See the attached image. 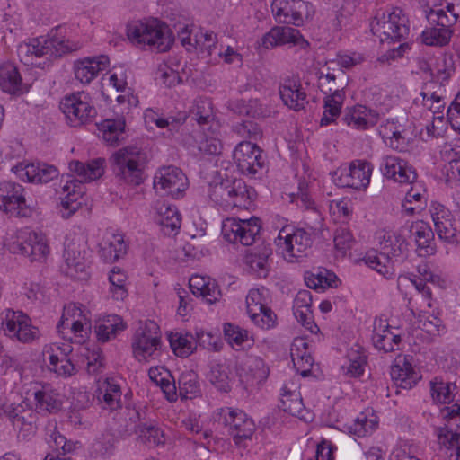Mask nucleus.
Segmentation results:
<instances>
[{
    "label": "nucleus",
    "mask_w": 460,
    "mask_h": 460,
    "mask_svg": "<svg viewBox=\"0 0 460 460\" xmlns=\"http://www.w3.org/2000/svg\"><path fill=\"white\" fill-rule=\"evenodd\" d=\"M69 51V48L59 39L43 37L32 39L29 42H22L17 48L20 60L26 66H41L37 60L44 58L49 61L52 58L61 57Z\"/></svg>",
    "instance_id": "obj_7"
},
{
    "label": "nucleus",
    "mask_w": 460,
    "mask_h": 460,
    "mask_svg": "<svg viewBox=\"0 0 460 460\" xmlns=\"http://www.w3.org/2000/svg\"><path fill=\"white\" fill-rule=\"evenodd\" d=\"M169 342L174 354L178 357L187 358L192 354L195 349V347H193L192 342L189 340L188 335L172 332L169 335Z\"/></svg>",
    "instance_id": "obj_54"
},
{
    "label": "nucleus",
    "mask_w": 460,
    "mask_h": 460,
    "mask_svg": "<svg viewBox=\"0 0 460 460\" xmlns=\"http://www.w3.org/2000/svg\"><path fill=\"white\" fill-rule=\"evenodd\" d=\"M128 37L137 45L148 46L157 52H165L172 45L173 39L167 26L157 22H135L128 26Z\"/></svg>",
    "instance_id": "obj_6"
},
{
    "label": "nucleus",
    "mask_w": 460,
    "mask_h": 460,
    "mask_svg": "<svg viewBox=\"0 0 460 460\" xmlns=\"http://www.w3.org/2000/svg\"><path fill=\"white\" fill-rule=\"evenodd\" d=\"M161 347L159 327L154 322L146 323L139 326L132 341V349L135 358L141 361L146 360Z\"/></svg>",
    "instance_id": "obj_15"
},
{
    "label": "nucleus",
    "mask_w": 460,
    "mask_h": 460,
    "mask_svg": "<svg viewBox=\"0 0 460 460\" xmlns=\"http://www.w3.org/2000/svg\"><path fill=\"white\" fill-rule=\"evenodd\" d=\"M127 275L120 269L114 267L109 275L111 284L110 292L116 300H123L128 296V290L125 287Z\"/></svg>",
    "instance_id": "obj_50"
},
{
    "label": "nucleus",
    "mask_w": 460,
    "mask_h": 460,
    "mask_svg": "<svg viewBox=\"0 0 460 460\" xmlns=\"http://www.w3.org/2000/svg\"><path fill=\"white\" fill-rule=\"evenodd\" d=\"M224 334L229 345L235 350H242L252 346L253 341L249 332L237 325L229 323H225Z\"/></svg>",
    "instance_id": "obj_43"
},
{
    "label": "nucleus",
    "mask_w": 460,
    "mask_h": 460,
    "mask_svg": "<svg viewBox=\"0 0 460 460\" xmlns=\"http://www.w3.org/2000/svg\"><path fill=\"white\" fill-rule=\"evenodd\" d=\"M179 393L184 399H192L200 392L198 376L193 371H185L181 374L179 380Z\"/></svg>",
    "instance_id": "obj_49"
},
{
    "label": "nucleus",
    "mask_w": 460,
    "mask_h": 460,
    "mask_svg": "<svg viewBox=\"0 0 460 460\" xmlns=\"http://www.w3.org/2000/svg\"><path fill=\"white\" fill-rule=\"evenodd\" d=\"M269 369L265 367L264 361L256 356H250L243 363L240 377L247 385L260 384L268 376Z\"/></svg>",
    "instance_id": "obj_34"
},
{
    "label": "nucleus",
    "mask_w": 460,
    "mask_h": 460,
    "mask_svg": "<svg viewBox=\"0 0 460 460\" xmlns=\"http://www.w3.org/2000/svg\"><path fill=\"white\" fill-rule=\"evenodd\" d=\"M438 438L439 443L446 447L455 448V458L452 460H460V434L444 427L438 429Z\"/></svg>",
    "instance_id": "obj_56"
},
{
    "label": "nucleus",
    "mask_w": 460,
    "mask_h": 460,
    "mask_svg": "<svg viewBox=\"0 0 460 460\" xmlns=\"http://www.w3.org/2000/svg\"><path fill=\"white\" fill-rule=\"evenodd\" d=\"M191 118L204 129H211L214 124L212 102L209 99H199L190 111Z\"/></svg>",
    "instance_id": "obj_42"
},
{
    "label": "nucleus",
    "mask_w": 460,
    "mask_h": 460,
    "mask_svg": "<svg viewBox=\"0 0 460 460\" xmlns=\"http://www.w3.org/2000/svg\"><path fill=\"white\" fill-rule=\"evenodd\" d=\"M235 131L243 137L258 140L262 136L260 126L252 120H244L235 126Z\"/></svg>",
    "instance_id": "obj_64"
},
{
    "label": "nucleus",
    "mask_w": 460,
    "mask_h": 460,
    "mask_svg": "<svg viewBox=\"0 0 460 460\" xmlns=\"http://www.w3.org/2000/svg\"><path fill=\"white\" fill-rule=\"evenodd\" d=\"M279 95L283 103L296 111L304 110L306 102V93L302 90L301 84L295 80L288 79L279 85Z\"/></svg>",
    "instance_id": "obj_30"
},
{
    "label": "nucleus",
    "mask_w": 460,
    "mask_h": 460,
    "mask_svg": "<svg viewBox=\"0 0 460 460\" xmlns=\"http://www.w3.org/2000/svg\"><path fill=\"white\" fill-rule=\"evenodd\" d=\"M362 112V105L355 106L349 109L341 118L344 124L350 126L357 129H366L365 119Z\"/></svg>",
    "instance_id": "obj_61"
},
{
    "label": "nucleus",
    "mask_w": 460,
    "mask_h": 460,
    "mask_svg": "<svg viewBox=\"0 0 460 460\" xmlns=\"http://www.w3.org/2000/svg\"><path fill=\"white\" fill-rule=\"evenodd\" d=\"M126 325L122 318L117 314H109L95 322L94 331L99 342L104 343L124 331Z\"/></svg>",
    "instance_id": "obj_32"
},
{
    "label": "nucleus",
    "mask_w": 460,
    "mask_h": 460,
    "mask_svg": "<svg viewBox=\"0 0 460 460\" xmlns=\"http://www.w3.org/2000/svg\"><path fill=\"white\" fill-rule=\"evenodd\" d=\"M125 127L126 123L122 119H108L98 124L103 140L111 146H119L125 140Z\"/></svg>",
    "instance_id": "obj_37"
},
{
    "label": "nucleus",
    "mask_w": 460,
    "mask_h": 460,
    "mask_svg": "<svg viewBox=\"0 0 460 460\" xmlns=\"http://www.w3.org/2000/svg\"><path fill=\"white\" fill-rule=\"evenodd\" d=\"M312 294L308 290H300L293 302V313L296 320L311 332L318 330L313 321Z\"/></svg>",
    "instance_id": "obj_27"
},
{
    "label": "nucleus",
    "mask_w": 460,
    "mask_h": 460,
    "mask_svg": "<svg viewBox=\"0 0 460 460\" xmlns=\"http://www.w3.org/2000/svg\"><path fill=\"white\" fill-rule=\"evenodd\" d=\"M272 255L270 245L261 244L246 256V262L251 270L260 278L267 277L270 270L269 259Z\"/></svg>",
    "instance_id": "obj_36"
},
{
    "label": "nucleus",
    "mask_w": 460,
    "mask_h": 460,
    "mask_svg": "<svg viewBox=\"0 0 460 460\" xmlns=\"http://www.w3.org/2000/svg\"><path fill=\"white\" fill-rule=\"evenodd\" d=\"M109 58L105 55L85 58L75 63V76L82 84L91 83L100 72L108 68Z\"/></svg>",
    "instance_id": "obj_24"
},
{
    "label": "nucleus",
    "mask_w": 460,
    "mask_h": 460,
    "mask_svg": "<svg viewBox=\"0 0 460 460\" xmlns=\"http://www.w3.org/2000/svg\"><path fill=\"white\" fill-rule=\"evenodd\" d=\"M253 190L248 188L241 178L222 179L209 186V198L224 208H248L252 203Z\"/></svg>",
    "instance_id": "obj_4"
},
{
    "label": "nucleus",
    "mask_w": 460,
    "mask_h": 460,
    "mask_svg": "<svg viewBox=\"0 0 460 460\" xmlns=\"http://www.w3.org/2000/svg\"><path fill=\"white\" fill-rule=\"evenodd\" d=\"M282 390L283 393L281 394L279 407L293 416H297L301 419L305 418L302 414L304 411V404L302 402L300 393L288 390L287 386H284Z\"/></svg>",
    "instance_id": "obj_47"
},
{
    "label": "nucleus",
    "mask_w": 460,
    "mask_h": 460,
    "mask_svg": "<svg viewBox=\"0 0 460 460\" xmlns=\"http://www.w3.org/2000/svg\"><path fill=\"white\" fill-rule=\"evenodd\" d=\"M337 276L325 269H317L314 271L306 272L305 282L309 288H327L336 286Z\"/></svg>",
    "instance_id": "obj_46"
},
{
    "label": "nucleus",
    "mask_w": 460,
    "mask_h": 460,
    "mask_svg": "<svg viewBox=\"0 0 460 460\" xmlns=\"http://www.w3.org/2000/svg\"><path fill=\"white\" fill-rule=\"evenodd\" d=\"M21 177L32 183H48L58 176V170L45 163H31L17 168Z\"/></svg>",
    "instance_id": "obj_28"
},
{
    "label": "nucleus",
    "mask_w": 460,
    "mask_h": 460,
    "mask_svg": "<svg viewBox=\"0 0 460 460\" xmlns=\"http://www.w3.org/2000/svg\"><path fill=\"white\" fill-rule=\"evenodd\" d=\"M103 158H95L83 163L78 160H74L69 163V170L76 173L81 180L67 181L62 187L63 192L66 196L61 200V206L64 209L62 217L68 218L71 217L80 207L81 202L78 198L82 197L84 193L83 181H92L99 179L104 173Z\"/></svg>",
    "instance_id": "obj_2"
},
{
    "label": "nucleus",
    "mask_w": 460,
    "mask_h": 460,
    "mask_svg": "<svg viewBox=\"0 0 460 460\" xmlns=\"http://www.w3.org/2000/svg\"><path fill=\"white\" fill-rule=\"evenodd\" d=\"M408 18L403 11L395 7L392 12L385 14H378L370 23L371 31L379 38L381 42L401 41L409 35L410 28Z\"/></svg>",
    "instance_id": "obj_8"
},
{
    "label": "nucleus",
    "mask_w": 460,
    "mask_h": 460,
    "mask_svg": "<svg viewBox=\"0 0 460 460\" xmlns=\"http://www.w3.org/2000/svg\"><path fill=\"white\" fill-rule=\"evenodd\" d=\"M23 408L22 405H9L5 412L9 418V420L12 421L14 429H18L22 430V429L27 428V429H31L32 426L30 422H27L25 420V417L22 415L23 412Z\"/></svg>",
    "instance_id": "obj_62"
},
{
    "label": "nucleus",
    "mask_w": 460,
    "mask_h": 460,
    "mask_svg": "<svg viewBox=\"0 0 460 460\" xmlns=\"http://www.w3.org/2000/svg\"><path fill=\"white\" fill-rule=\"evenodd\" d=\"M189 286L193 295L202 296L208 304L217 302L221 296L218 286L209 278L193 275L189 280Z\"/></svg>",
    "instance_id": "obj_33"
},
{
    "label": "nucleus",
    "mask_w": 460,
    "mask_h": 460,
    "mask_svg": "<svg viewBox=\"0 0 460 460\" xmlns=\"http://www.w3.org/2000/svg\"><path fill=\"white\" fill-rule=\"evenodd\" d=\"M453 31L451 29L431 27L425 30L422 34V41L429 46H445L447 45L452 36Z\"/></svg>",
    "instance_id": "obj_51"
},
{
    "label": "nucleus",
    "mask_w": 460,
    "mask_h": 460,
    "mask_svg": "<svg viewBox=\"0 0 460 460\" xmlns=\"http://www.w3.org/2000/svg\"><path fill=\"white\" fill-rule=\"evenodd\" d=\"M99 254L105 262H114L127 252V244L120 234H111L102 239L99 244Z\"/></svg>",
    "instance_id": "obj_35"
},
{
    "label": "nucleus",
    "mask_w": 460,
    "mask_h": 460,
    "mask_svg": "<svg viewBox=\"0 0 460 460\" xmlns=\"http://www.w3.org/2000/svg\"><path fill=\"white\" fill-rule=\"evenodd\" d=\"M407 251L408 243L402 235L386 233L380 241V252H367L364 261L369 268L389 279L394 275L395 262L403 261Z\"/></svg>",
    "instance_id": "obj_3"
},
{
    "label": "nucleus",
    "mask_w": 460,
    "mask_h": 460,
    "mask_svg": "<svg viewBox=\"0 0 460 460\" xmlns=\"http://www.w3.org/2000/svg\"><path fill=\"white\" fill-rule=\"evenodd\" d=\"M146 160V155L141 148L131 146L119 149L110 158L115 175L134 185L144 181Z\"/></svg>",
    "instance_id": "obj_5"
},
{
    "label": "nucleus",
    "mask_w": 460,
    "mask_h": 460,
    "mask_svg": "<svg viewBox=\"0 0 460 460\" xmlns=\"http://www.w3.org/2000/svg\"><path fill=\"white\" fill-rule=\"evenodd\" d=\"M430 394L435 403L447 404L454 400L457 386L455 383L445 382L440 377H435L429 382Z\"/></svg>",
    "instance_id": "obj_45"
},
{
    "label": "nucleus",
    "mask_w": 460,
    "mask_h": 460,
    "mask_svg": "<svg viewBox=\"0 0 460 460\" xmlns=\"http://www.w3.org/2000/svg\"><path fill=\"white\" fill-rule=\"evenodd\" d=\"M64 264L61 270L72 279H84L86 277V261L75 243H68L64 252Z\"/></svg>",
    "instance_id": "obj_25"
},
{
    "label": "nucleus",
    "mask_w": 460,
    "mask_h": 460,
    "mask_svg": "<svg viewBox=\"0 0 460 460\" xmlns=\"http://www.w3.org/2000/svg\"><path fill=\"white\" fill-rule=\"evenodd\" d=\"M371 164L366 161L356 160L349 166L338 168L332 174V181L341 188L365 190L370 182Z\"/></svg>",
    "instance_id": "obj_11"
},
{
    "label": "nucleus",
    "mask_w": 460,
    "mask_h": 460,
    "mask_svg": "<svg viewBox=\"0 0 460 460\" xmlns=\"http://www.w3.org/2000/svg\"><path fill=\"white\" fill-rule=\"evenodd\" d=\"M23 187L15 182L0 183V209L11 215L27 217L31 214V206L27 204Z\"/></svg>",
    "instance_id": "obj_14"
},
{
    "label": "nucleus",
    "mask_w": 460,
    "mask_h": 460,
    "mask_svg": "<svg viewBox=\"0 0 460 460\" xmlns=\"http://www.w3.org/2000/svg\"><path fill=\"white\" fill-rule=\"evenodd\" d=\"M220 416L225 426L229 427V432L236 444H240L243 439L251 438L255 430V424L244 411L226 408L221 409Z\"/></svg>",
    "instance_id": "obj_17"
},
{
    "label": "nucleus",
    "mask_w": 460,
    "mask_h": 460,
    "mask_svg": "<svg viewBox=\"0 0 460 460\" xmlns=\"http://www.w3.org/2000/svg\"><path fill=\"white\" fill-rule=\"evenodd\" d=\"M402 368L396 365L392 367L391 376L393 379L400 380V386L402 388H411L417 382V374L412 370L410 364H404Z\"/></svg>",
    "instance_id": "obj_55"
},
{
    "label": "nucleus",
    "mask_w": 460,
    "mask_h": 460,
    "mask_svg": "<svg viewBox=\"0 0 460 460\" xmlns=\"http://www.w3.org/2000/svg\"><path fill=\"white\" fill-rule=\"evenodd\" d=\"M288 43L300 46L302 49L308 46V42L303 38L300 31L288 26L273 27L261 39V45L266 49Z\"/></svg>",
    "instance_id": "obj_23"
},
{
    "label": "nucleus",
    "mask_w": 460,
    "mask_h": 460,
    "mask_svg": "<svg viewBox=\"0 0 460 460\" xmlns=\"http://www.w3.org/2000/svg\"><path fill=\"white\" fill-rule=\"evenodd\" d=\"M196 344L209 351H219L222 349V341L218 335L207 332L202 330L195 332Z\"/></svg>",
    "instance_id": "obj_57"
},
{
    "label": "nucleus",
    "mask_w": 460,
    "mask_h": 460,
    "mask_svg": "<svg viewBox=\"0 0 460 460\" xmlns=\"http://www.w3.org/2000/svg\"><path fill=\"white\" fill-rule=\"evenodd\" d=\"M234 158L239 171L248 176H254L266 167L263 151L251 141L239 143L234 151Z\"/></svg>",
    "instance_id": "obj_12"
},
{
    "label": "nucleus",
    "mask_w": 460,
    "mask_h": 460,
    "mask_svg": "<svg viewBox=\"0 0 460 460\" xmlns=\"http://www.w3.org/2000/svg\"><path fill=\"white\" fill-rule=\"evenodd\" d=\"M154 188L160 195H168L173 199H180L188 188V180L178 167H163L155 175Z\"/></svg>",
    "instance_id": "obj_13"
},
{
    "label": "nucleus",
    "mask_w": 460,
    "mask_h": 460,
    "mask_svg": "<svg viewBox=\"0 0 460 460\" xmlns=\"http://www.w3.org/2000/svg\"><path fill=\"white\" fill-rule=\"evenodd\" d=\"M59 108L71 127L85 124L96 115V110L90 96L84 92L64 97Z\"/></svg>",
    "instance_id": "obj_10"
},
{
    "label": "nucleus",
    "mask_w": 460,
    "mask_h": 460,
    "mask_svg": "<svg viewBox=\"0 0 460 460\" xmlns=\"http://www.w3.org/2000/svg\"><path fill=\"white\" fill-rule=\"evenodd\" d=\"M308 343L304 340H296L291 348V358L294 366L303 376L311 374V368L314 364V358L307 351Z\"/></svg>",
    "instance_id": "obj_38"
},
{
    "label": "nucleus",
    "mask_w": 460,
    "mask_h": 460,
    "mask_svg": "<svg viewBox=\"0 0 460 460\" xmlns=\"http://www.w3.org/2000/svg\"><path fill=\"white\" fill-rule=\"evenodd\" d=\"M137 434L141 442L149 447H155L164 443V433L161 429L155 425L142 423Z\"/></svg>",
    "instance_id": "obj_53"
},
{
    "label": "nucleus",
    "mask_w": 460,
    "mask_h": 460,
    "mask_svg": "<svg viewBox=\"0 0 460 460\" xmlns=\"http://www.w3.org/2000/svg\"><path fill=\"white\" fill-rule=\"evenodd\" d=\"M23 234V240L13 245L15 252L25 255L31 261H45L49 252L46 236L36 232H24Z\"/></svg>",
    "instance_id": "obj_21"
},
{
    "label": "nucleus",
    "mask_w": 460,
    "mask_h": 460,
    "mask_svg": "<svg viewBox=\"0 0 460 460\" xmlns=\"http://www.w3.org/2000/svg\"><path fill=\"white\" fill-rule=\"evenodd\" d=\"M208 378L220 391L227 392L230 388L227 367L221 363H211Z\"/></svg>",
    "instance_id": "obj_52"
},
{
    "label": "nucleus",
    "mask_w": 460,
    "mask_h": 460,
    "mask_svg": "<svg viewBox=\"0 0 460 460\" xmlns=\"http://www.w3.org/2000/svg\"><path fill=\"white\" fill-rule=\"evenodd\" d=\"M72 351L69 345L61 348L60 346L50 347L45 353H49V363L50 370L58 376H70L75 373V367L71 360L67 358Z\"/></svg>",
    "instance_id": "obj_29"
},
{
    "label": "nucleus",
    "mask_w": 460,
    "mask_h": 460,
    "mask_svg": "<svg viewBox=\"0 0 460 460\" xmlns=\"http://www.w3.org/2000/svg\"><path fill=\"white\" fill-rule=\"evenodd\" d=\"M36 406L40 411L56 412L60 410L62 401L59 394L50 388H43L34 393Z\"/></svg>",
    "instance_id": "obj_48"
},
{
    "label": "nucleus",
    "mask_w": 460,
    "mask_h": 460,
    "mask_svg": "<svg viewBox=\"0 0 460 460\" xmlns=\"http://www.w3.org/2000/svg\"><path fill=\"white\" fill-rule=\"evenodd\" d=\"M410 233L414 238L419 256L427 257L436 252V246L433 243L434 232L428 223L424 221L411 223Z\"/></svg>",
    "instance_id": "obj_26"
},
{
    "label": "nucleus",
    "mask_w": 460,
    "mask_h": 460,
    "mask_svg": "<svg viewBox=\"0 0 460 460\" xmlns=\"http://www.w3.org/2000/svg\"><path fill=\"white\" fill-rule=\"evenodd\" d=\"M268 290L262 288H252L246 296V305L248 314L252 312H257L260 309L268 307L265 304V293Z\"/></svg>",
    "instance_id": "obj_58"
},
{
    "label": "nucleus",
    "mask_w": 460,
    "mask_h": 460,
    "mask_svg": "<svg viewBox=\"0 0 460 460\" xmlns=\"http://www.w3.org/2000/svg\"><path fill=\"white\" fill-rule=\"evenodd\" d=\"M2 328L7 336L24 343L32 341L38 335V329L31 326L30 318L22 312H8Z\"/></svg>",
    "instance_id": "obj_18"
},
{
    "label": "nucleus",
    "mask_w": 460,
    "mask_h": 460,
    "mask_svg": "<svg viewBox=\"0 0 460 460\" xmlns=\"http://www.w3.org/2000/svg\"><path fill=\"white\" fill-rule=\"evenodd\" d=\"M99 401L103 408L111 411L119 408L121 405V389L113 379H106L99 387Z\"/></svg>",
    "instance_id": "obj_41"
},
{
    "label": "nucleus",
    "mask_w": 460,
    "mask_h": 460,
    "mask_svg": "<svg viewBox=\"0 0 460 460\" xmlns=\"http://www.w3.org/2000/svg\"><path fill=\"white\" fill-rule=\"evenodd\" d=\"M99 401L103 408L111 411L119 408L121 405V389L113 379H106L99 387Z\"/></svg>",
    "instance_id": "obj_40"
},
{
    "label": "nucleus",
    "mask_w": 460,
    "mask_h": 460,
    "mask_svg": "<svg viewBox=\"0 0 460 460\" xmlns=\"http://www.w3.org/2000/svg\"><path fill=\"white\" fill-rule=\"evenodd\" d=\"M156 223L160 226L161 231L165 235L176 234L181 227V216L173 205L165 202L158 203L156 206Z\"/></svg>",
    "instance_id": "obj_31"
},
{
    "label": "nucleus",
    "mask_w": 460,
    "mask_h": 460,
    "mask_svg": "<svg viewBox=\"0 0 460 460\" xmlns=\"http://www.w3.org/2000/svg\"><path fill=\"white\" fill-rule=\"evenodd\" d=\"M456 13L448 16L447 11L444 9L430 10L427 14V19L431 24L438 25L441 28L451 29V27L456 23Z\"/></svg>",
    "instance_id": "obj_59"
},
{
    "label": "nucleus",
    "mask_w": 460,
    "mask_h": 460,
    "mask_svg": "<svg viewBox=\"0 0 460 460\" xmlns=\"http://www.w3.org/2000/svg\"><path fill=\"white\" fill-rule=\"evenodd\" d=\"M0 88L9 94H22L24 90L18 69L12 64L0 67Z\"/></svg>",
    "instance_id": "obj_39"
},
{
    "label": "nucleus",
    "mask_w": 460,
    "mask_h": 460,
    "mask_svg": "<svg viewBox=\"0 0 460 460\" xmlns=\"http://www.w3.org/2000/svg\"><path fill=\"white\" fill-rule=\"evenodd\" d=\"M429 211L438 238L447 243H454L456 230L454 227L455 218L451 211L438 202L431 203Z\"/></svg>",
    "instance_id": "obj_22"
},
{
    "label": "nucleus",
    "mask_w": 460,
    "mask_h": 460,
    "mask_svg": "<svg viewBox=\"0 0 460 460\" xmlns=\"http://www.w3.org/2000/svg\"><path fill=\"white\" fill-rule=\"evenodd\" d=\"M333 242L335 248L341 253H345L352 247L354 238L349 229L340 227L335 231Z\"/></svg>",
    "instance_id": "obj_63"
},
{
    "label": "nucleus",
    "mask_w": 460,
    "mask_h": 460,
    "mask_svg": "<svg viewBox=\"0 0 460 460\" xmlns=\"http://www.w3.org/2000/svg\"><path fill=\"white\" fill-rule=\"evenodd\" d=\"M277 247L289 261L301 260L308 255L313 243L310 233L303 228L284 226L275 239Z\"/></svg>",
    "instance_id": "obj_9"
},
{
    "label": "nucleus",
    "mask_w": 460,
    "mask_h": 460,
    "mask_svg": "<svg viewBox=\"0 0 460 460\" xmlns=\"http://www.w3.org/2000/svg\"><path fill=\"white\" fill-rule=\"evenodd\" d=\"M144 411L137 409L128 411L127 420H116L115 432L122 438H126L134 433H137L144 420Z\"/></svg>",
    "instance_id": "obj_44"
},
{
    "label": "nucleus",
    "mask_w": 460,
    "mask_h": 460,
    "mask_svg": "<svg viewBox=\"0 0 460 460\" xmlns=\"http://www.w3.org/2000/svg\"><path fill=\"white\" fill-rule=\"evenodd\" d=\"M249 316L253 323L261 329H270L275 324L276 314L269 307L250 313Z\"/></svg>",
    "instance_id": "obj_60"
},
{
    "label": "nucleus",
    "mask_w": 460,
    "mask_h": 460,
    "mask_svg": "<svg viewBox=\"0 0 460 460\" xmlns=\"http://www.w3.org/2000/svg\"><path fill=\"white\" fill-rule=\"evenodd\" d=\"M308 3L303 0H273L271 4L272 13L279 22L296 26L303 23V13H308Z\"/></svg>",
    "instance_id": "obj_20"
},
{
    "label": "nucleus",
    "mask_w": 460,
    "mask_h": 460,
    "mask_svg": "<svg viewBox=\"0 0 460 460\" xmlns=\"http://www.w3.org/2000/svg\"><path fill=\"white\" fill-rule=\"evenodd\" d=\"M260 229L257 218L250 220L227 218L223 223L222 234L230 243H240L244 246H249L255 243Z\"/></svg>",
    "instance_id": "obj_16"
},
{
    "label": "nucleus",
    "mask_w": 460,
    "mask_h": 460,
    "mask_svg": "<svg viewBox=\"0 0 460 460\" xmlns=\"http://www.w3.org/2000/svg\"><path fill=\"white\" fill-rule=\"evenodd\" d=\"M335 65L334 62H328L326 66L318 72V86L326 94L321 126L329 125L340 115L345 97L344 89L349 83L346 72L341 67H334Z\"/></svg>",
    "instance_id": "obj_1"
},
{
    "label": "nucleus",
    "mask_w": 460,
    "mask_h": 460,
    "mask_svg": "<svg viewBox=\"0 0 460 460\" xmlns=\"http://www.w3.org/2000/svg\"><path fill=\"white\" fill-rule=\"evenodd\" d=\"M399 328L389 324L387 319L376 317L374 321L372 341L376 349L385 353L399 349L402 342Z\"/></svg>",
    "instance_id": "obj_19"
}]
</instances>
